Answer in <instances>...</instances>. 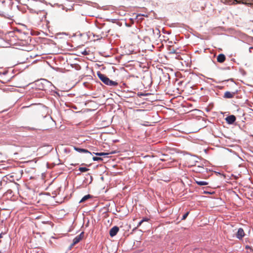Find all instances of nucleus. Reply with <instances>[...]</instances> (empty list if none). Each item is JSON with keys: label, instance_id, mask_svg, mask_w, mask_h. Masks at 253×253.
<instances>
[{"label": "nucleus", "instance_id": "f257e3e1", "mask_svg": "<svg viewBox=\"0 0 253 253\" xmlns=\"http://www.w3.org/2000/svg\"><path fill=\"white\" fill-rule=\"evenodd\" d=\"M97 76L99 79L105 84L111 86H116L118 85V83L110 80L108 77L105 75L101 74L98 72L97 73Z\"/></svg>", "mask_w": 253, "mask_h": 253}, {"label": "nucleus", "instance_id": "f03ea898", "mask_svg": "<svg viewBox=\"0 0 253 253\" xmlns=\"http://www.w3.org/2000/svg\"><path fill=\"white\" fill-rule=\"evenodd\" d=\"M94 200V198L93 197L90 195V194H88L87 195H85L84 196L80 201V203H84L86 201H89L90 202L89 203V204H92V201H93Z\"/></svg>", "mask_w": 253, "mask_h": 253}, {"label": "nucleus", "instance_id": "7ed1b4c3", "mask_svg": "<svg viewBox=\"0 0 253 253\" xmlns=\"http://www.w3.org/2000/svg\"><path fill=\"white\" fill-rule=\"evenodd\" d=\"M84 232H82L80 235L77 236L73 241V243L71 245V247H73L74 245L78 243L83 238Z\"/></svg>", "mask_w": 253, "mask_h": 253}, {"label": "nucleus", "instance_id": "20e7f679", "mask_svg": "<svg viewBox=\"0 0 253 253\" xmlns=\"http://www.w3.org/2000/svg\"><path fill=\"white\" fill-rule=\"evenodd\" d=\"M119 228L118 226H115L113 227L110 230V231H109L110 236L112 237L115 236V235H117V234L119 232Z\"/></svg>", "mask_w": 253, "mask_h": 253}, {"label": "nucleus", "instance_id": "39448f33", "mask_svg": "<svg viewBox=\"0 0 253 253\" xmlns=\"http://www.w3.org/2000/svg\"><path fill=\"white\" fill-rule=\"evenodd\" d=\"M245 232L244 230L242 228H240L238 229V231L236 234V237L239 240H242L243 238L245 236Z\"/></svg>", "mask_w": 253, "mask_h": 253}, {"label": "nucleus", "instance_id": "423d86ee", "mask_svg": "<svg viewBox=\"0 0 253 253\" xmlns=\"http://www.w3.org/2000/svg\"><path fill=\"white\" fill-rule=\"evenodd\" d=\"M237 92V91H234V92L226 91L224 94L223 97L224 98H228V99L232 98L234 97L235 95L236 94Z\"/></svg>", "mask_w": 253, "mask_h": 253}, {"label": "nucleus", "instance_id": "0eeeda50", "mask_svg": "<svg viewBox=\"0 0 253 253\" xmlns=\"http://www.w3.org/2000/svg\"><path fill=\"white\" fill-rule=\"evenodd\" d=\"M226 121L229 124H232L236 121V117L234 115H230L226 117Z\"/></svg>", "mask_w": 253, "mask_h": 253}, {"label": "nucleus", "instance_id": "6e6552de", "mask_svg": "<svg viewBox=\"0 0 253 253\" xmlns=\"http://www.w3.org/2000/svg\"><path fill=\"white\" fill-rule=\"evenodd\" d=\"M226 57L223 54H220L217 57V61L219 63H223L225 61Z\"/></svg>", "mask_w": 253, "mask_h": 253}, {"label": "nucleus", "instance_id": "1a4fd4ad", "mask_svg": "<svg viewBox=\"0 0 253 253\" xmlns=\"http://www.w3.org/2000/svg\"><path fill=\"white\" fill-rule=\"evenodd\" d=\"M195 180L196 183L200 186L207 185L209 184L208 182H207L205 181L199 180H196V179Z\"/></svg>", "mask_w": 253, "mask_h": 253}, {"label": "nucleus", "instance_id": "9d476101", "mask_svg": "<svg viewBox=\"0 0 253 253\" xmlns=\"http://www.w3.org/2000/svg\"><path fill=\"white\" fill-rule=\"evenodd\" d=\"M75 150L80 153H90V152L86 149L74 147Z\"/></svg>", "mask_w": 253, "mask_h": 253}, {"label": "nucleus", "instance_id": "9b49d317", "mask_svg": "<svg viewBox=\"0 0 253 253\" xmlns=\"http://www.w3.org/2000/svg\"><path fill=\"white\" fill-rule=\"evenodd\" d=\"M79 169L82 172H86L89 170L88 169L85 168V167H80V168H79Z\"/></svg>", "mask_w": 253, "mask_h": 253}, {"label": "nucleus", "instance_id": "f8f14e48", "mask_svg": "<svg viewBox=\"0 0 253 253\" xmlns=\"http://www.w3.org/2000/svg\"><path fill=\"white\" fill-rule=\"evenodd\" d=\"M109 154L107 153H103V152H101V153H95V155H97V156H106V155H108Z\"/></svg>", "mask_w": 253, "mask_h": 253}, {"label": "nucleus", "instance_id": "ddd939ff", "mask_svg": "<svg viewBox=\"0 0 253 253\" xmlns=\"http://www.w3.org/2000/svg\"><path fill=\"white\" fill-rule=\"evenodd\" d=\"M189 213V211H188L186 213H185L183 215L181 220H185L186 218V217H187V216L188 215Z\"/></svg>", "mask_w": 253, "mask_h": 253}, {"label": "nucleus", "instance_id": "4468645a", "mask_svg": "<svg viewBox=\"0 0 253 253\" xmlns=\"http://www.w3.org/2000/svg\"><path fill=\"white\" fill-rule=\"evenodd\" d=\"M93 160L94 161H102V159L100 157H94Z\"/></svg>", "mask_w": 253, "mask_h": 253}, {"label": "nucleus", "instance_id": "2eb2a0df", "mask_svg": "<svg viewBox=\"0 0 253 253\" xmlns=\"http://www.w3.org/2000/svg\"><path fill=\"white\" fill-rule=\"evenodd\" d=\"M141 220L143 222H145V221H149L150 220V218L146 217L143 218V219Z\"/></svg>", "mask_w": 253, "mask_h": 253}, {"label": "nucleus", "instance_id": "dca6fc26", "mask_svg": "<svg viewBox=\"0 0 253 253\" xmlns=\"http://www.w3.org/2000/svg\"><path fill=\"white\" fill-rule=\"evenodd\" d=\"M126 207H119V206H118V207H116V211H121V209L122 208H126Z\"/></svg>", "mask_w": 253, "mask_h": 253}, {"label": "nucleus", "instance_id": "f3484780", "mask_svg": "<svg viewBox=\"0 0 253 253\" xmlns=\"http://www.w3.org/2000/svg\"><path fill=\"white\" fill-rule=\"evenodd\" d=\"M5 234V233L4 232H1L0 234V239L3 237V236Z\"/></svg>", "mask_w": 253, "mask_h": 253}, {"label": "nucleus", "instance_id": "a211bd4d", "mask_svg": "<svg viewBox=\"0 0 253 253\" xmlns=\"http://www.w3.org/2000/svg\"><path fill=\"white\" fill-rule=\"evenodd\" d=\"M143 223V222L142 221V220H141L138 224L136 228H138V227H139L141 224L142 223Z\"/></svg>", "mask_w": 253, "mask_h": 253}, {"label": "nucleus", "instance_id": "6ab92c4d", "mask_svg": "<svg viewBox=\"0 0 253 253\" xmlns=\"http://www.w3.org/2000/svg\"><path fill=\"white\" fill-rule=\"evenodd\" d=\"M223 3H229V1H228L227 0H225L224 1H222Z\"/></svg>", "mask_w": 253, "mask_h": 253}, {"label": "nucleus", "instance_id": "aec40b11", "mask_svg": "<svg viewBox=\"0 0 253 253\" xmlns=\"http://www.w3.org/2000/svg\"><path fill=\"white\" fill-rule=\"evenodd\" d=\"M3 3L0 2V7H2L3 6Z\"/></svg>", "mask_w": 253, "mask_h": 253}, {"label": "nucleus", "instance_id": "412c9836", "mask_svg": "<svg viewBox=\"0 0 253 253\" xmlns=\"http://www.w3.org/2000/svg\"><path fill=\"white\" fill-rule=\"evenodd\" d=\"M29 108V107L26 106V107H23V108Z\"/></svg>", "mask_w": 253, "mask_h": 253}, {"label": "nucleus", "instance_id": "4be33fe9", "mask_svg": "<svg viewBox=\"0 0 253 253\" xmlns=\"http://www.w3.org/2000/svg\"><path fill=\"white\" fill-rule=\"evenodd\" d=\"M157 211L158 212H159V210L158 209H157Z\"/></svg>", "mask_w": 253, "mask_h": 253}, {"label": "nucleus", "instance_id": "5701e85b", "mask_svg": "<svg viewBox=\"0 0 253 253\" xmlns=\"http://www.w3.org/2000/svg\"><path fill=\"white\" fill-rule=\"evenodd\" d=\"M234 1H235V2H236V3H238V2H237V0H234Z\"/></svg>", "mask_w": 253, "mask_h": 253}, {"label": "nucleus", "instance_id": "b1692460", "mask_svg": "<svg viewBox=\"0 0 253 253\" xmlns=\"http://www.w3.org/2000/svg\"><path fill=\"white\" fill-rule=\"evenodd\" d=\"M0 12H3V11L0 10Z\"/></svg>", "mask_w": 253, "mask_h": 253}, {"label": "nucleus", "instance_id": "393cba45", "mask_svg": "<svg viewBox=\"0 0 253 253\" xmlns=\"http://www.w3.org/2000/svg\"><path fill=\"white\" fill-rule=\"evenodd\" d=\"M93 204H94V203H93ZM94 204L97 205V204H98V203H94Z\"/></svg>", "mask_w": 253, "mask_h": 253}, {"label": "nucleus", "instance_id": "a878e982", "mask_svg": "<svg viewBox=\"0 0 253 253\" xmlns=\"http://www.w3.org/2000/svg\"><path fill=\"white\" fill-rule=\"evenodd\" d=\"M0 253H2L1 251H0Z\"/></svg>", "mask_w": 253, "mask_h": 253}]
</instances>
